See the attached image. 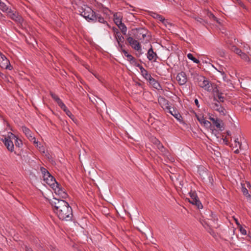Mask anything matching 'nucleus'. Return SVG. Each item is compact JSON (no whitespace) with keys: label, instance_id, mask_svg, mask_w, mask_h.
I'll return each mask as SVG.
<instances>
[{"label":"nucleus","instance_id":"6e6d98bb","mask_svg":"<svg viewBox=\"0 0 251 251\" xmlns=\"http://www.w3.org/2000/svg\"><path fill=\"white\" fill-rule=\"evenodd\" d=\"M135 66L139 68V69H140V71L141 70V68H142V69L144 68L142 65H141L139 63H138V62L137 63V64H136V65Z\"/></svg>","mask_w":251,"mask_h":251},{"label":"nucleus","instance_id":"774afa93","mask_svg":"<svg viewBox=\"0 0 251 251\" xmlns=\"http://www.w3.org/2000/svg\"><path fill=\"white\" fill-rule=\"evenodd\" d=\"M234 153H236V154H238L239 153V151L238 149H237L235 151H234Z\"/></svg>","mask_w":251,"mask_h":251},{"label":"nucleus","instance_id":"052dcab7","mask_svg":"<svg viewBox=\"0 0 251 251\" xmlns=\"http://www.w3.org/2000/svg\"><path fill=\"white\" fill-rule=\"evenodd\" d=\"M39 150L41 151H42L43 153H45V149L43 146L41 147H39Z\"/></svg>","mask_w":251,"mask_h":251},{"label":"nucleus","instance_id":"338daca9","mask_svg":"<svg viewBox=\"0 0 251 251\" xmlns=\"http://www.w3.org/2000/svg\"><path fill=\"white\" fill-rule=\"evenodd\" d=\"M234 141H235V143H236L235 147H237V144H238V142H239L238 139V138L236 139Z\"/></svg>","mask_w":251,"mask_h":251},{"label":"nucleus","instance_id":"bb28decb","mask_svg":"<svg viewBox=\"0 0 251 251\" xmlns=\"http://www.w3.org/2000/svg\"><path fill=\"white\" fill-rule=\"evenodd\" d=\"M50 95L51 98L57 103L58 104H59L62 101L54 93L52 92H50Z\"/></svg>","mask_w":251,"mask_h":251},{"label":"nucleus","instance_id":"e433bc0d","mask_svg":"<svg viewBox=\"0 0 251 251\" xmlns=\"http://www.w3.org/2000/svg\"><path fill=\"white\" fill-rule=\"evenodd\" d=\"M165 26L167 27V25H169L170 26L172 25L171 24H170L167 20L165 19L164 17L160 21Z\"/></svg>","mask_w":251,"mask_h":251},{"label":"nucleus","instance_id":"f8f14e48","mask_svg":"<svg viewBox=\"0 0 251 251\" xmlns=\"http://www.w3.org/2000/svg\"><path fill=\"white\" fill-rule=\"evenodd\" d=\"M176 79L180 85L185 84L187 81L185 73L181 72L178 73L176 76Z\"/></svg>","mask_w":251,"mask_h":251},{"label":"nucleus","instance_id":"c03bdc74","mask_svg":"<svg viewBox=\"0 0 251 251\" xmlns=\"http://www.w3.org/2000/svg\"><path fill=\"white\" fill-rule=\"evenodd\" d=\"M23 19L20 15H17V25L18 24V23L19 24H22V23L23 22Z\"/></svg>","mask_w":251,"mask_h":251},{"label":"nucleus","instance_id":"2eb2a0df","mask_svg":"<svg viewBox=\"0 0 251 251\" xmlns=\"http://www.w3.org/2000/svg\"><path fill=\"white\" fill-rule=\"evenodd\" d=\"M172 108L171 106L170 107L169 110H166V111L169 113H170L172 115H173L176 119L178 121H180L181 119H182V117L180 113L178 112V110L174 108Z\"/></svg>","mask_w":251,"mask_h":251},{"label":"nucleus","instance_id":"4d7b16f0","mask_svg":"<svg viewBox=\"0 0 251 251\" xmlns=\"http://www.w3.org/2000/svg\"><path fill=\"white\" fill-rule=\"evenodd\" d=\"M25 251H33L32 249L27 246H25Z\"/></svg>","mask_w":251,"mask_h":251},{"label":"nucleus","instance_id":"8fccbe9b","mask_svg":"<svg viewBox=\"0 0 251 251\" xmlns=\"http://www.w3.org/2000/svg\"><path fill=\"white\" fill-rule=\"evenodd\" d=\"M218 100H218L219 101V102H223L224 101L225 97L222 96L221 95H219L218 96Z\"/></svg>","mask_w":251,"mask_h":251},{"label":"nucleus","instance_id":"9b49d317","mask_svg":"<svg viewBox=\"0 0 251 251\" xmlns=\"http://www.w3.org/2000/svg\"><path fill=\"white\" fill-rule=\"evenodd\" d=\"M52 189L54 191V192L56 195H58V196L62 199H66L68 196V194L62 188L61 185L59 183L57 187H54V188H52Z\"/></svg>","mask_w":251,"mask_h":251},{"label":"nucleus","instance_id":"49530a36","mask_svg":"<svg viewBox=\"0 0 251 251\" xmlns=\"http://www.w3.org/2000/svg\"><path fill=\"white\" fill-rule=\"evenodd\" d=\"M118 44L119 50L121 51H122L123 50H125L124 48L125 47V45L123 44V43H120Z\"/></svg>","mask_w":251,"mask_h":251},{"label":"nucleus","instance_id":"5fc2aeb1","mask_svg":"<svg viewBox=\"0 0 251 251\" xmlns=\"http://www.w3.org/2000/svg\"><path fill=\"white\" fill-rule=\"evenodd\" d=\"M137 63H138V62L135 58L130 62L131 64L134 66H135Z\"/></svg>","mask_w":251,"mask_h":251},{"label":"nucleus","instance_id":"09e8293b","mask_svg":"<svg viewBox=\"0 0 251 251\" xmlns=\"http://www.w3.org/2000/svg\"><path fill=\"white\" fill-rule=\"evenodd\" d=\"M51 176V175L50 173V172L48 173V174H46L45 175L43 176L44 181H45L46 180H47Z\"/></svg>","mask_w":251,"mask_h":251},{"label":"nucleus","instance_id":"0eeeda50","mask_svg":"<svg viewBox=\"0 0 251 251\" xmlns=\"http://www.w3.org/2000/svg\"><path fill=\"white\" fill-rule=\"evenodd\" d=\"M213 101L214 102L210 104V107L214 110L219 112L221 115H225L226 112V109L221 106L219 101L217 100L215 97L213 98Z\"/></svg>","mask_w":251,"mask_h":251},{"label":"nucleus","instance_id":"473e14b6","mask_svg":"<svg viewBox=\"0 0 251 251\" xmlns=\"http://www.w3.org/2000/svg\"><path fill=\"white\" fill-rule=\"evenodd\" d=\"M207 16L210 19H213L214 21L218 22L217 18L210 11H207Z\"/></svg>","mask_w":251,"mask_h":251},{"label":"nucleus","instance_id":"bf43d9fd","mask_svg":"<svg viewBox=\"0 0 251 251\" xmlns=\"http://www.w3.org/2000/svg\"><path fill=\"white\" fill-rule=\"evenodd\" d=\"M194 102H195V104L197 105V106L198 107H200V105H199V103L198 100V99H196L195 100Z\"/></svg>","mask_w":251,"mask_h":251},{"label":"nucleus","instance_id":"412c9836","mask_svg":"<svg viewBox=\"0 0 251 251\" xmlns=\"http://www.w3.org/2000/svg\"><path fill=\"white\" fill-rule=\"evenodd\" d=\"M114 21L116 25L121 24L122 21L120 13H116L114 14Z\"/></svg>","mask_w":251,"mask_h":251},{"label":"nucleus","instance_id":"c85d7f7f","mask_svg":"<svg viewBox=\"0 0 251 251\" xmlns=\"http://www.w3.org/2000/svg\"><path fill=\"white\" fill-rule=\"evenodd\" d=\"M195 19L197 22L199 23L200 24L204 26H206V25L207 24V22L205 20L202 19L201 18L197 17H195Z\"/></svg>","mask_w":251,"mask_h":251},{"label":"nucleus","instance_id":"cd10ccee","mask_svg":"<svg viewBox=\"0 0 251 251\" xmlns=\"http://www.w3.org/2000/svg\"><path fill=\"white\" fill-rule=\"evenodd\" d=\"M115 37L118 43H124L125 38L124 36L121 35V33L119 34L116 35V36H115Z\"/></svg>","mask_w":251,"mask_h":251},{"label":"nucleus","instance_id":"a878e982","mask_svg":"<svg viewBox=\"0 0 251 251\" xmlns=\"http://www.w3.org/2000/svg\"><path fill=\"white\" fill-rule=\"evenodd\" d=\"M230 49L233 52L236 53L237 54L240 56V55L242 53V51L238 48H237L235 46H232L230 48Z\"/></svg>","mask_w":251,"mask_h":251},{"label":"nucleus","instance_id":"2f4dec72","mask_svg":"<svg viewBox=\"0 0 251 251\" xmlns=\"http://www.w3.org/2000/svg\"><path fill=\"white\" fill-rule=\"evenodd\" d=\"M240 56L242 59L247 62L248 61H250L249 56L245 52H242V53L240 55Z\"/></svg>","mask_w":251,"mask_h":251},{"label":"nucleus","instance_id":"a18cd8bd","mask_svg":"<svg viewBox=\"0 0 251 251\" xmlns=\"http://www.w3.org/2000/svg\"><path fill=\"white\" fill-rule=\"evenodd\" d=\"M239 229H240V231L241 232V233L243 234V235H246L247 234V231H246V230L245 229H244L242 226H240L239 227Z\"/></svg>","mask_w":251,"mask_h":251},{"label":"nucleus","instance_id":"f03ea898","mask_svg":"<svg viewBox=\"0 0 251 251\" xmlns=\"http://www.w3.org/2000/svg\"><path fill=\"white\" fill-rule=\"evenodd\" d=\"M80 11V15L83 17L88 22L96 21L95 12H94L90 7L84 6Z\"/></svg>","mask_w":251,"mask_h":251},{"label":"nucleus","instance_id":"b1692460","mask_svg":"<svg viewBox=\"0 0 251 251\" xmlns=\"http://www.w3.org/2000/svg\"><path fill=\"white\" fill-rule=\"evenodd\" d=\"M95 16L96 19V21H92V22H96L97 21H98L100 23H106V24L108 25V24L107 23L106 21H105L104 19L100 14L96 13L95 12Z\"/></svg>","mask_w":251,"mask_h":251},{"label":"nucleus","instance_id":"6ab92c4d","mask_svg":"<svg viewBox=\"0 0 251 251\" xmlns=\"http://www.w3.org/2000/svg\"><path fill=\"white\" fill-rule=\"evenodd\" d=\"M209 120L212 121L213 124L218 128H221V126L220 124V122H222L220 120L217 118H215L214 117H212L211 116L209 117Z\"/></svg>","mask_w":251,"mask_h":251},{"label":"nucleus","instance_id":"13d9d810","mask_svg":"<svg viewBox=\"0 0 251 251\" xmlns=\"http://www.w3.org/2000/svg\"><path fill=\"white\" fill-rule=\"evenodd\" d=\"M122 52H123L124 53L125 56L126 57H127L129 54L128 52L126 50H123Z\"/></svg>","mask_w":251,"mask_h":251},{"label":"nucleus","instance_id":"603ef678","mask_svg":"<svg viewBox=\"0 0 251 251\" xmlns=\"http://www.w3.org/2000/svg\"><path fill=\"white\" fill-rule=\"evenodd\" d=\"M126 57L127 58V60L130 62L134 58V57L133 56L129 54Z\"/></svg>","mask_w":251,"mask_h":251},{"label":"nucleus","instance_id":"4468645a","mask_svg":"<svg viewBox=\"0 0 251 251\" xmlns=\"http://www.w3.org/2000/svg\"><path fill=\"white\" fill-rule=\"evenodd\" d=\"M158 102L164 110H169L170 107L169 101L165 98L160 97L158 98Z\"/></svg>","mask_w":251,"mask_h":251},{"label":"nucleus","instance_id":"ea45409f","mask_svg":"<svg viewBox=\"0 0 251 251\" xmlns=\"http://www.w3.org/2000/svg\"><path fill=\"white\" fill-rule=\"evenodd\" d=\"M58 105L60 106V107L64 111L66 112L68 109L66 106L65 104L62 102H61Z\"/></svg>","mask_w":251,"mask_h":251},{"label":"nucleus","instance_id":"6e6552de","mask_svg":"<svg viewBox=\"0 0 251 251\" xmlns=\"http://www.w3.org/2000/svg\"><path fill=\"white\" fill-rule=\"evenodd\" d=\"M0 67L3 69L10 70L12 68L8 59L1 52H0Z\"/></svg>","mask_w":251,"mask_h":251},{"label":"nucleus","instance_id":"39448f33","mask_svg":"<svg viewBox=\"0 0 251 251\" xmlns=\"http://www.w3.org/2000/svg\"><path fill=\"white\" fill-rule=\"evenodd\" d=\"M189 194L190 198H187L188 201L193 205H196L197 208L199 209H202L203 206L198 197L196 192L195 191H191L189 193Z\"/></svg>","mask_w":251,"mask_h":251},{"label":"nucleus","instance_id":"f3484780","mask_svg":"<svg viewBox=\"0 0 251 251\" xmlns=\"http://www.w3.org/2000/svg\"><path fill=\"white\" fill-rule=\"evenodd\" d=\"M157 55L156 53L153 51V49L152 47L148 50L147 53V58L150 60L151 61L153 59L154 62L156 61V59L157 58Z\"/></svg>","mask_w":251,"mask_h":251},{"label":"nucleus","instance_id":"79ce46f5","mask_svg":"<svg viewBox=\"0 0 251 251\" xmlns=\"http://www.w3.org/2000/svg\"><path fill=\"white\" fill-rule=\"evenodd\" d=\"M200 223L202 225V226L206 229H207L208 227L210 226L207 224V222L203 220H200Z\"/></svg>","mask_w":251,"mask_h":251},{"label":"nucleus","instance_id":"f257e3e1","mask_svg":"<svg viewBox=\"0 0 251 251\" xmlns=\"http://www.w3.org/2000/svg\"><path fill=\"white\" fill-rule=\"evenodd\" d=\"M54 213L62 221H70L73 216L72 207L65 201L53 198L49 201Z\"/></svg>","mask_w":251,"mask_h":251},{"label":"nucleus","instance_id":"680f3d73","mask_svg":"<svg viewBox=\"0 0 251 251\" xmlns=\"http://www.w3.org/2000/svg\"><path fill=\"white\" fill-rule=\"evenodd\" d=\"M247 199L248 200H251V195L250 194H248L247 195L245 196Z\"/></svg>","mask_w":251,"mask_h":251},{"label":"nucleus","instance_id":"5701e85b","mask_svg":"<svg viewBox=\"0 0 251 251\" xmlns=\"http://www.w3.org/2000/svg\"><path fill=\"white\" fill-rule=\"evenodd\" d=\"M117 25L118 26L119 28L121 30L122 34L124 35H126V37H127V34H126L127 28H126V26L125 25L124 23H121V24H119Z\"/></svg>","mask_w":251,"mask_h":251},{"label":"nucleus","instance_id":"393cba45","mask_svg":"<svg viewBox=\"0 0 251 251\" xmlns=\"http://www.w3.org/2000/svg\"><path fill=\"white\" fill-rule=\"evenodd\" d=\"M196 117L197 120L199 121L201 124L203 123L204 125H207V124H210V123L207 121H205L203 116L201 115H197Z\"/></svg>","mask_w":251,"mask_h":251},{"label":"nucleus","instance_id":"9d476101","mask_svg":"<svg viewBox=\"0 0 251 251\" xmlns=\"http://www.w3.org/2000/svg\"><path fill=\"white\" fill-rule=\"evenodd\" d=\"M15 135L10 133V135L8 136L9 138H4V140L3 142L6 147L7 149L10 151H14V146L13 142L11 141V139H13L15 138Z\"/></svg>","mask_w":251,"mask_h":251},{"label":"nucleus","instance_id":"7c9ffc66","mask_svg":"<svg viewBox=\"0 0 251 251\" xmlns=\"http://www.w3.org/2000/svg\"><path fill=\"white\" fill-rule=\"evenodd\" d=\"M187 57L191 60L192 61H193L194 63H197V64H199L200 61L199 59L196 58L195 57H194L193 56V55L190 53H188L187 54Z\"/></svg>","mask_w":251,"mask_h":251},{"label":"nucleus","instance_id":"423d86ee","mask_svg":"<svg viewBox=\"0 0 251 251\" xmlns=\"http://www.w3.org/2000/svg\"><path fill=\"white\" fill-rule=\"evenodd\" d=\"M131 34L128 32L127 34L126 39L128 44L135 50L139 51L141 50V46L140 44L136 40L134 39L131 36Z\"/></svg>","mask_w":251,"mask_h":251},{"label":"nucleus","instance_id":"a19ab883","mask_svg":"<svg viewBox=\"0 0 251 251\" xmlns=\"http://www.w3.org/2000/svg\"><path fill=\"white\" fill-rule=\"evenodd\" d=\"M58 105L60 106V107L64 111L66 112L68 109L66 106L65 104L62 102H61Z\"/></svg>","mask_w":251,"mask_h":251},{"label":"nucleus","instance_id":"4be33fe9","mask_svg":"<svg viewBox=\"0 0 251 251\" xmlns=\"http://www.w3.org/2000/svg\"><path fill=\"white\" fill-rule=\"evenodd\" d=\"M140 72L142 75L148 81L150 79V78H151L152 76L151 75L149 74L148 72L144 68L142 69H141Z\"/></svg>","mask_w":251,"mask_h":251},{"label":"nucleus","instance_id":"e2e57ef3","mask_svg":"<svg viewBox=\"0 0 251 251\" xmlns=\"http://www.w3.org/2000/svg\"><path fill=\"white\" fill-rule=\"evenodd\" d=\"M234 220H235V223H236V225L238 226V227H239V226H241V225L239 223L238 220L236 219H234Z\"/></svg>","mask_w":251,"mask_h":251},{"label":"nucleus","instance_id":"a211bd4d","mask_svg":"<svg viewBox=\"0 0 251 251\" xmlns=\"http://www.w3.org/2000/svg\"><path fill=\"white\" fill-rule=\"evenodd\" d=\"M157 148L160 151L161 154L162 155L165 156H168L169 155L170 153L168 150L164 147L162 143L160 145H159V146Z\"/></svg>","mask_w":251,"mask_h":251},{"label":"nucleus","instance_id":"20e7f679","mask_svg":"<svg viewBox=\"0 0 251 251\" xmlns=\"http://www.w3.org/2000/svg\"><path fill=\"white\" fill-rule=\"evenodd\" d=\"M198 85L207 92H211L213 89L212 83L205 76L199 75L197 78Z\"/></svg>","mask_w":251,"mask_h":251},{"label":"nucleus","instance_id":"37998d69","mask_svg":"<svg viewBox=\"0 0 251 251\" xmlns=\"http://www.w3.org/2000/svg\"><path fill=\"white\" fill-rule=\"evenodd\" d=\"M40 171L42 173V176L45 175V174H48V173L49 172L46 168L41 167L40 168Z\"/></svg>","mask_w":251,"mask_h":251},{"label":"nucleus","instance_id":"69168bd1","mask_svg":"<svg viewBox=\"0 0 251 251\" xmlns=\"http://www.w3.org/2000/svg\"><path fill=\"white\" fill-rule=\"evenodd\" d=\"M238 145H239V148L242 149V144L239 142H238Z\"/></svg>","mask_w":251,"mask_h":251},{"label":"nucleus","instance_id":"f704fd0d","mask_svg":"<svg viewBox=\"0 0 251 251\" xmlns=\"http://www.w3.org/2000/svg\"><path fill=\"white\" fill-rule=\"evenodd\" d=\"M210 218L209 219L212 220L213 222H217L218 220V218L216 215H215L212 212L210 211Z\"/></svg>","mask_w":251,"mask_h":251},{"label":"nucleus","instance_id":"1a4fd4ad","mask_svg":"<svg viewBox=\"0 0 251 251\" xmlns=\"http://www.w3.org/2000/svg\"><path fill=\"white\" fill-rule=\"evenodd\" d=\"M135 37L138 40H143L147 35V31L144 28H136L132 30Z\"/></svg>","mask_w":251,"mask_h":251},{"label":"nucleus","instance_id":"dca6fc26","mask_svg":"<svg viewBox=\"0 0 251 251\" xmlns=\"http://www.w3.org/2000/svg\"><path fill=\"white\" fill-rule=\"evenodd\" d=\"M44 182L50 186L52 189L54 188V187H57V186L58 185V183L56 181L55 179L52 175Z\"/></svg>","mask_w":251,"mask_h":251},{"label":"nucleus","instance_id":"0e129e2a","mask_svg":"<svg viewBox=\"0 0 251 251\" xmlns=\"http://www.w3.org/2000/svg\"><path fill=\"white\" fill-rule=\"evenodd\" d=\"M220 72L221 73L224 78L226 77V75L224 71H220Z\"/></svg>","mask_w":251,"mask_h":251},{"label":"nucleus","instance_id":"de8ad7c7","mask_svg":"<svg viewBox=\"0 0 251 251\" xmlns=\"http://www.w3.org/2000/svg\"><path fill=\"white\" fill-rule=\"evenodd\" d=\"M113 31L114 33V36H116V35L119 34L120 33V32L119 31V29L117 28L116 27H113Z\"/></svg>","mask_w":251,"mask_h":251},{"label":"nucleus","instance_id":"7ed1b4c3","mask_svg":"<svg viewBox=\"0 0 251 251\" xmlns=\"http://www.w3.org/2000/svg\"><path fill=\"white\" fill-rule=\"evenodd\" d=\"M23 146L22 141L17 136V147L18 148V151H20L17 155L20 156L22 160L26 161L28 158V150L26 146L23 147Z\"/></svg>","mask_w":251,"mask_h":251},{"label":"nucleus","instance_id":"72a5a7b5","mask_svg":"<svg viewBox=\"0 0 251 251\" xmlns=\"http://www.w3.org/2000/svg\"><path fill=\"white\" fill-rule=\"evenodd\" d=\"M0 7L1 10L3 11L9 12L8 8L7 7L6 5L2 2L0 0Z\"/></svg>","mask_w":251,"mask_h":251},{"label":"nucleus","instance_id":"aec40b11","mask_svg":"<svg viewBox=\"0 0 251 251\" xmlns=\"http://www.w3.org/2000/svg\"><path fill=\"white\" fill-rule=\"evenodd\" d=\"M148 81L149 83L151 84L154 88L158 89L159 88L161 87L160 85L158 82V81L156 80L154 78H153L152 77L150 78V79Z\"/></svg>","mask_w":251,"mask_h":251},{"label":"nucleus","instance_id":"864d4df0","mask_svg":"<svg viewBox=\"0 0 251 251\" xmlns=\"http://www.w3.org/2000/svg\"><path fill=\"white\" fill-rule=\"evenodd\" d=\"M137 63H138V62L135 58L130 62L131 64L134 66H135Z\"/></svg>","mask_w":251,"mask_h":251},{"label":"nucleus","instance_id":"4c0bfd02","mask_svg":"<svg viewBox=\"0 0 251 251\" xmlns=\"http://www.w3.org/2000/svg\"><path fill=\"white\" fill-rule=\"evenodd\" d=\"M152 142L156 145V147H158L159 146V145H160L161 143L160 141H159L156 138H153L152 139Z\"/></svg>","mask_w":251,"mask_h":251},{"label":"nucleus","instance_id":"c9c22d12","mask_svg":"<svg viewBox=\"0 0 251 251\" xmlns=\"http://www.w3.org/2000/svg\"><path fill=\"white\" fill-rule=\"evenodd\" d=\"M241 185H242V188H241L242 192L243 193V195H244V196H246V195H247L248 194H249L248 190H247V189L245 187V184H241Z\"/></svg>","mask_w":251,"mask_h":251},{"label":"nucleus","instance_id":"3c124183","mask_svg":"<svg viewBox=\"0 0 251 251\" xmlns=\"http://www.w3.org/2000/svg\"><path fill=\"white\" fill-rule=\"evenodd\" d=\"M66 114L70 117L71 118H72V117H73V115L72 114L71 111L68 109L65 112Z\"/></svg>","mask_w":251,"mask_h":251},{"label":"nucleus","instance_id":"c756f323","mask_svg":"<svg viewBox=\"0 0 251 251\" xmlns=\"http://www.w3.org/2000/svg\"><path fill=\"white\" fill-rule=\"evenodd\" d=\"M151 15L154 19L158 20L159 21H161L163 19V17L157 13L152 12L151 14Z\"/></svg>","mask_w":251,"mask_h":251},{"label":"nucleus","instance_id":"58836bf2","mask_svg":"<svg viewBox=\"0 0 251 251\" xmlns=\"http://www.w3.org/2000/svg\"><path fill=\"white\" fill-rule=\"evenodd\" d=\"M206 230L210 234V235H211L213 237H216V233L210 227H208Z\"/></svg>","mask_w":251,"mask_h":251},{"label":"nucleus","instance_id":"ddd939ff","mask_svg":"<svg viewBox=\"0 0 251 251\" xmlns=\"http://www.w3.org/2000/svg\"><path fill=\"white\" fill-rule=\"evenodd\" d=\"M22 130L26 137L28 138V139L33 142L34 143L37 144V142L36 141V138L35 137L32 136V132L30 131L29 129L27 128L25 126H22Z\"/></svg>","mask_w":251,"mask_h":251}]
</instances>
